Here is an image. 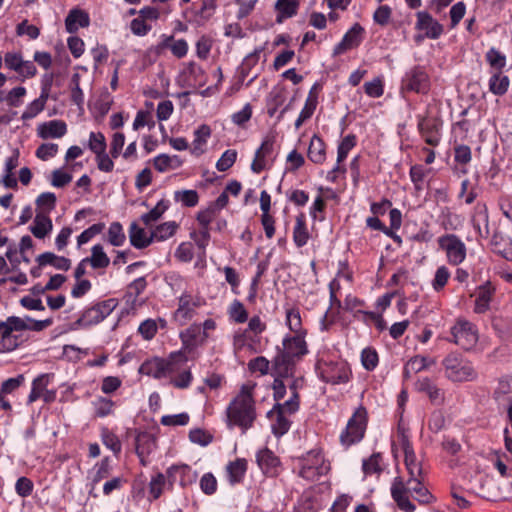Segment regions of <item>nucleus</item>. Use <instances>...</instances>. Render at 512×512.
<instances>
[{"mask_svg":"<svg viewBox=\"0 0 512 512\" xmlns=\"http://www.w3.org/2000/svg\"><path fill=\"white\" fill-rule=\"evenodd\" d=\"M170 487L179 480L181 486H185L196 479V473L188 465H173L166 471Z\"/></svg>","mask_w":512,"mask_h":512,"instance_id":"24","label":"nucleus"},{"mask_svg":"<svg viewBox=\"0 0 512 512\" xmlns=\"http://www.w3.org/2000/svg\"><path fill=\"white\" fill-rule=\"evenodd\" d=\"M52 324V319L34 320L29 316L18 317L10 316L5 321L0 322V333L5 334L7 338L10 332H21L25 330L42 331Z\"/></svg>","mask_w":512,"mask_h":512,"instance_id":"8","label":"nucleus"},{"mask_svg":"<svg viewBox=\"0 0 512 512\" xmlns=\"http://www.w3.org/2000/svg\"><path fill=\"white\" fill-rule=\"evenodd\" d=\"M418 130L430 146H437L440 143V124L434 119L418 116Z\"/></svg>","mask_w":512,"mask_h":512,"instance_id":"15","label":"nucleus"},{"mask_svg":"<svg viewBox=\"0 0 512 512\" xmlns=\"http://www.w3.org/2000/svg\"><path fill=\"white\" fill-rule=\"evenodd\" d=\"M201 305L202 300L199 297H194L191 294L183 293L179 297L178 308L174 312V320L179 325H185L195 316L196 309Z\"/></svg>","mask_w":512,"mask_h":512,"instance_id":"13","label":"nucleus"},{"mask_svg":"<svg viewBox=\"0 0 512 512\" xmlns=\"http://www.w3.org/2000/svg\"><path fill=\"white\" fill-rule=\"evenodd\" d=\"M405 456V465L407 471L410 475V478L420 477L422 474V467L420 463L416 460V455L414 450L408 451L404 453Z\"/></svg>","mask_w":512,"mask_h":512,"instance_id":"62","label":"nucleus"},{"mask_svg":"<svg viewBox=\"0 0 512 512\" xmlns=\"http://www.w3.org/2000/svg\"><path fill=\"white\" fill-rule=\"evenodd\" d=\"M126 240L123 227L119 222H113L108 229V241L113 246H122Z\"/></svg>","mask_w":512,"mask_h":512,"instance_id":"55","label":"nucleus"},{"mask_svg":"<svg viewBox=\"0 0 512 512\" xmlns=\"http://www.w3.org/2000/svg\"><path fill=\"white\" fill-rule=\"evenodd\" d=\"M90 24V18L88 13L81 9H71L65 19V27L67 32L75 33L79 28L88 27Z\"/></svg>","mask_w":512,"mask_h":512,"instance_id":"25","label":"nucleus"},{"mask_svg":"<svg viewBox=\"0 0 512 512\" xmlns=\"http://www.w3.org/2000/svg\"><path fill=\"white\" fill-rule=\"evenodd\" d=\"M267 417L271 420V430L276 437H281L289 431L291 421L280 411V407H273L267 413Z\"/></svg>","mask_w":512,"mask_h":512,"instance_id":"23","label":"nucleus"},{"mask_svg":"<svg viewBox=\"0 0 512 512\" xmlns=\"http://www.w3.org/2000/svg\"><path fill=\"white\" fill-rule=\"evenodd\" d=\"M416 28L424 31L430 39H437L443 33V26L435 20L428 12L420 11L416 14Z\"/></svg>","mask_w":512,"mask_h":512,"instance_id":"19","label":"nucleus"},{"mask_svg":"<svg viewBox=\"0 0 512 512\" xmlns=\"http://www.w3.org/2000/svg\"><path fill=\"white\" fill-rule=\"evenodd\" d=\"M308 158L315 164H321L326 159V147L324 141L318 136L313 135L309 147Z\"/></svg>","mask_w":512,"mask_h":512,"instance_id":"38","label":"nucleus"},{"mask_svg":"<svg viewBox=\"0 0 512 512\" xmlns=\"http://www.w3.org/2000/svg\"><path fill=\"white\" fill-rule=\"evenodd\" d=\"M192 379V373L186 365L176 376L170 380V383L178 389H186L190 386Z\"/></svg>","mask_w":512,"mask_h":512,"instance_id":"60","label":"nucleus"},{"mask_svg":"<svg viewBox=\"0 0 512 512\" xmlns=\"http://www.w3.org/2000/svg\"><path fill=\"white\" fill-rule=\"evenodd\" d=\"M472 226L481 238L489 236V217L485 203L478 202L471 218Z\"/></svg>","mask_w":512,"mask_h":512,"instance_id":"22","label":"nucleus"},{"mask_svg":"<svg viewBox=\"0 0 512 512\" xmlns=\"http://www.w3.org/2000/svg\"><path fill=\"white\" fill-rule=\"evenodd\" d=\"M231 320L236 323H244L248 320V312L239 300H234L228 310Z\"/></svg>","mask_w":512,"mask_h":512,"instance_id":"58","label":"nucleus"},{"mask_svg":"<svg viewBox=\"0 0 512 512\" xmlns=\"http://www.w3.org/2000/svg\"><path fill=\"white\" fill-rule=\"evenodd\" d=\"M156 448V437L147 431L138 432L135 437L136 454L142 465H147V457Z\"/></svg>","mask_w":512,"mask_h":512,"instance_id":"16","label":"nucleus"},{"mask_svg":"<svg viewBox=\"0 0 512 512\" xmlns=\"http://www.w3.org/2000/svg\"><path fill=\"white\" fill-rule=\"evenodd\" d=\"M84 262H88L93 269L100 270L109 266L110 258L105 253L103 246L96 244L91 248V255L84 258Z\"/></svg>","mask_w":512,"mask_h":512,"instance_id":"36","label":"nucleus"},{"mask_svg":"<svg viewBox=\"0 0 512 512\" xmlns=\"http://www.w3.org/2000/svg\"><path fill=\"white\" fill-rule=\"evenodd\" d=\"M316 370L324 382L333 385L347 383L351 375L348 364L341 359L333 360L322 357L317 361Z\"/></svg>","mask_w":512,"mask_h":512,"instance_id":"4","label":"nucleus"},{"mask_svg":"<svg viewBox=\"0 0 512 512\" xmlns=\"http://www.w3.org/2000/svg\"><path fill=\"white\" fill-rule=\"evenodd\" d=\"M175 200L186 207H194L199 202V196L196 190H181L175 192Z\"/></svg>","mask_w":512,"mask_h":512,"instance_id":"61","label":"nucleus"},{"mask_svg":"<svg viewBox=\"0 0 512 512\" xmlns=\"http://www.w3.org/2000/svg\"><path fill=\"white\" fill-rule=\"evenodd\" d=\"M168 208L169 202L162 199L148 213L143 214L141 220L146 226H149L151 223L160 219Z\"/></svg>","mask_w":512,"mask_h":512,"instance_id":"51","label":"nucleus"},{"mask_svg":"<svg viewBox=\"0 0 512 512\" xmlns=\"http://www.w3.org/2000/svg\"><path fill=\"white\" fill-rule=\"evenodd\" d=\"M310 238L306 225V217L304 213H300L295 220L293 229V241L297 247H303L308 243Z\"/></svg>","mask_w":512,"mask_h":512,"instance_id":"37","label":"nucleus"},{"mask_svg":"<svg viewBox=\"0 0 512 512\" xmlns=\"http://www.w3.org/2000/svg\"><path fill=\"white\" fill-rule=\"evenodd\" d=\"M402 89L406 91L426 94L430 89V79L421 66H415L406 72L402 80Z\"/></svg>","mask_w":512,"mask_h":512,"instance_id":"12","label":"nucleus"},{"mask_svg":"<svg viewBox=\"0 0 512 512\" xmlns=\"http://www.w3.org/2000/svg\"><path fill=\"white\" fill-rule=\"evenodd\" d=\"M106 139L101 132H90L88 140V148L95 154H100L106 151Z\"/></svg>","mask_w":512,"mask_h":512,"instance_id":"57","label":"nucleus"},{"mask_svg":"<svg viewBox=\"0 0 512 512\" xmlns=\"http://www.w3.org/2000/svg\"><path fill=\"white\" fill-rule=\"evenodd\" d=\"M364 29L358 23L354 24L343 36L342 40L334 47L333 54L341 55L348 50L354 49L362 42Z\"/></svg>","mask_w":512,"mask_h":512,"instance_id":"14","label":"nucleus"},{"mask_svg":"<svg viewBox=\"0 0 512 512\" xmlns=\"http://www.w3.org/2000/svg\"><path fill=\"white\" fill-rule=\"evenodd\" d=\"M362 468L366 475L380 474L382 471L381 454H372L368 459L363 461Z\"/></svg>","mask_w":512,"mask_h":512,"instance_id":"56","label":"nucleus"},{"mask_svg":"<svg viewBox=\"0 0 512 512\" xmlns=\"http://www.w3.org/2000/svg\"><path fill=\"white\" fill-rule=\"evenodd\" d=\"M451 337L447 340L464 350H471L478 342L476 326L464 318H458L450 329Z\"/></svg>","mask_w":512,"mask_h":512,"instance_id":"6","label":"nucleus"},{"mask_svg":"<svg viewBox=\"0 0 512 512\" xmlns=\"http://www.w3.org/2000/svg\"><path fill=\"white\" fill-rule=\"evenodd\" d=\"M253 386L244 384L225 410V423L229 429L239 427L243 432L252 427L256 419Z\"/></svg>","mask_w":512,"mask_h":512,"instance_id":"1","label":"nucleus"},{"mask_svg":"<svg viewBox=\"0 0 512 512\" xmlns=\"http://www.w3.org/2000/svg\"><path fill=\"white\" fill-rule=\"evenodd\" d=\"M56 195L52 192L41 193L36 199L37 211L36 213H49L56 207Z\"/></svg>","mask_w":512,"mask_h":512,"instance_id":"46","label":"nucleus"},{"mask_svg":"<svg viewBox=\"0 0 512 512\" xmlns=\"http://www.w3.org/2000/svg\"><path fill=\"white\" fill-rule=\"evenodd\" d=\"M41 139H59L67 133V124L63 120H50L40 123L36 129Z\"/></svg>","mask_w":512,"mask_h":512,"instance_id":"18","label":"nucleus"},{"mask_svg":"<svg viewBox=\"0 0 512 512\" xmlns=\"http://www.w3.org/2000/svg\"><path fill=\"white\" fill-rule=\"evenodd\" d=\"M37 262L40 266L51 265L54 268L62 271H67L71 267L70 259L64 256H58L52 252H45L37 257Z\"/></svg>","mask_w":512,"mask_h":512,"instance_id":"35","label":"nucleus"},{"mask_svg":"<svg viewBox=\"0 0 512 512\" xmlns=\"http://www.w3.org/2000/svg\"><path fill=\"white\" fill-rule=\"evenodd\" d=\"M95 415L103 418L113 412L114 402L106 397H98L92 402Z\"/></svg>","mask_w":512,"mask_h":512,"instance_id":"54","label":"nucleus"},{"mask_svg":"<svg viewBox=\"0 0 512 512\" xmlns=\"http://www.w3.org/2000/svg\"><path fill=\"white\" fill-rule=\"evenodd\" d=\"M485 60L492 71H502L507 63L506 55L498 49L491 47L485 54Z\"/></svg>","mask_w":512,"mask_h":512,"instance_id":"45","label":"nucleus"},{"mask_svg":"<svg viewBox=\"0 0 512 512\" xmlns=\"http://www.w3.org/2000/svg\"><path fill=\"white\" fill-rule=\"evenodd\" d=\"M408 491L414 495V498L421 503H428L431 495L420 480V477L408 479Z\"/></svg>","mask_w":512,"mask_h":512,"instance_id":"44","label":"nucleus"},{"mask_svg":"<svg viewBox=\"0 0 512 512\" xmlns=\"http://www.w3.org/2000/svg\"><path fill=\"white\" fill-rule=\"evenodd\" d=\"M408 492V484L405 485L401 477H396L391 486V496L401 510L413 512L415 505L407 497Z\"/></svg>","mask_w":512,"mask_h":512,"instance_id":"20","label":"nucleus"},{"mask_svg":"<svg viewBox=\"0 0 512 512\" xmlns=\"http://www.w3.org/2000/svg\"><path fill=\"white\" fill-rule=\"evenodd\" d=\"M4 66L6 69L15 72L20 81L32 78L37 73L34 63L29 60H24L19 52L5 53Z\"/></svg>","mask_w":512,"mask_h":512,"instance_id":"11","label":"nucleus"},{"mask_svg":"<svg viewBox=\"0 0 512 512\" xmlns=\"http://www.w3.org/2000/svg\"><path fill=\"white\" fill-rule=\"evenodd\" d=\"M285 322L287 327L294 334H307V330L302 326L300 310L296 307L285 309Z\"/></svg>","mask_w":512,"mask_h":512,"instance_id":"41","label":"nucleus"},{"mask_svg":"<svg viewBox=\"0 0 512 512\" xmlns=\"http://www.w3.org/2000/svg\"><path fill=\"white\" fill-rule=\"evenodd\" d=\"M215 0H202L201 8L196 14V22L198 25L205 24L215 13Z\"/></svg>","mask_w":512,"mask_h":512,"instance_id":"53","label":"nucleus"},{"mask_svg":"<svg viewBox=\"0 0 512 512\" xmlns=\"http://www.w3.org/2000/svg\"><path fill=\"white\" fill-rule=\"evenodd\" d=\"M442 365L445 376L453 382L473 381L478 375L472 363L456 353L448 354Z\"/></svg>","mask_w":512,"mask_h":512,"instance_id":"3","label":"nucleus"},{"mask_svg":"<svg viewBox=\"0 0 512 512\" xmlns=\"http://www.w3.org/2000/svg\"><path fill=\"white\" fill-rule=\"evenodd\" d=\"M492 293L493 288L489 284H486L479 288L474 307V311L476 313L481 314L488 310Z\"/></svg>","mask_w":512,"mask_h":512,"instance_id":"43","label":"nucleus"},{"mask_svg":"<svg viewBox=\"0 0 512 512\" xmlns=\"http://www.w3.org/2000/svg\"><path fill=\"white\" fill-rule=\"evenodd\" d=\"M169 485V479L167 478V474L156 473L153 475L149 482V495L153 500L158 499L163 491Z\"/></svg>","mask_w":512,"mask_h":512,"instance_id":"42","label":"nucleus"},{"mask_svg":"<svg viewBox=\"0 0 512 512\" xmlns=\"http://www.w3.org/2000/svg\"><path fill=\"white\" fill-rule=\"evenodd\" d=\"M164 359L163 358H152L143 362L139 368L141 374L151 376L155 379L164 378Z\"/></svg>","mask_w":512,"mask_h":512,"instance_id":"40","label":"nucleus"},{"mask_svg":"<svg viewBox=\"0 0 512 512\" xmlns=\"http://www.w3.org/2000/svg\"><path fill=\"white\" fill-rule=\"evenodd\" d=\"M439 247L446 252L447 261L451 265H459L466 258V246L455 234H446L438 239Z\"/></svg>","mask_w":512,"mask_h":512,"instance_id":"10","label":"nucleus"},{"mask_svg":"<svg viewBox=\"0 0 512 512\" xmlns=\"http://www.w3.org/2000/svg\"><path fill=\"white\" fill-rule=\"evenodd\" d=\"M211 135V129L207 125H201L194 131V140L190 152L194 156H200L205 152L207 141Z\"/></svg>","mask_w":512,"mask_h":512,"instance_id":"33","label":"nucleus"},{"mask_svg":"<svg viewBox=\"0 0 512 512\" xmlns=\"http://www.w3.org/2000/svg\"><path fill=\"white\" fill-rule=\"evenodd\" d=\"M440 220L442 227L447 231L457 230L462 225L461 216L451 212L447 207L442 209Z\"/></svg>","mask_w":512,"mask_h":512,"instance_id":"48","label":"nucleus"},{"mask_svg":"<svg viewBox=\"0 0 512 512\" xmlns=\"http://www.w3.org/2000/svg\"><path fill=\"white\" fill-rule=\"evenodd\" d=\"M494 467L497 469L499 474L502 477H510L512 473V467H510L507 463L511 462L508 456L505 453H496L494 459L492 460Z\"/></svg>","mask_w":512,"mask_h":512,"instance_id":"64","label":"nucleus"},{"mask_svg":"<svg viewBox=\"0 0 512 512\" xmlns=\"http://www.w3.org/2000/svg\"><path fill=\"white\" fill-rule=\"evenodd\" d=\"M451 278V273L449 269L445 266H439L435 271L434 277L431 281V286L435 292H440L444 289L449 279Z\"/></svg>","mask_w":512,"mask_h":512,"instance_id":"52","label":"nucleus"},{"mask_svg":"<svg viewBox=\"0 0 512 512\" xmlns=\"http://www.w3.org/2000/svg\"><path fill=\"white\" fill-rule=\"evenodd\" d=\"M357 138L354 134L346 135L337 148V162L341 164L348 156L349 152L356 146Z\"/></svg>","mask_w":512,"mask_h":512,"instance_id":"50","label":"nucleus"},{"mask_svg":"<svg viewBox=\"0 0 512 512\" xmlns=\"http://www.w3.org/2000/svg\"><path fill=\"white\" fill-rule=\"evenodd\" d=\"M257 463L265 474H271L279 466L278 457L268 448L260 450L256 455Z\"/></svg>","mask_w":512,"mask_h":512,"instance_id":"31","label":"nucleus"},{"mask_svg":"<svg viewBox=\"0 0 512 512\" xmlns=\"http://www.w3.org/2000/svg\"><path fill=\"white\" fill-rule=\"evenodd\" d=\"M300 0H277L275 10L277 11L276 22L282 23L284 20L297 14Z\"/></svg>","mask_w":512,"mask_h":512,"instance_id":"30","label":"nucleus"},{"mask_svg":"<svg viewBox=\"0 0 512 512\" xmlns=\"http://www.w3.org/2000/svg\"><path fill=\"white\" fill-rule=\"evenodd\" d=\"M53 229L52 220L46 213H36L33 225L30 227L31 233L38 239L45 238Z\"/></svg>","mask_w":512,"mask_h":512,"instance_id":"27","label":"nucleus"},{"mask_svg":"<svg viewBox=\"0 0 512 512\" xmlns=\"http://www.w3.org/2000/svg\"><path fill=\"white\" fill-rule=\"evenodd\" d=\"M307 334L286 335L282 340L283 351L275 358L276 366L281 370L283 365L285 372L295 359H301L308 354V346L305 340Z\"/></svg>","mask_w":512,"mask_h":512,"instance_id":"2","label":"nucleus"},{"mask_svg":"<svg viewBox=\"0 0 512 512\" xmlns=\"http://www.w3.org/2000/svg\"><path fill=\"white\" fill-rule=\"evenodd\" d=\"M367 423V411L364 407H359L353 416L349 419L346 429L340 434L341 444L349 447L364 437Z\"/></svg>","mask_w":512,"mask_h":512,"instance_id":"7","label":"nucleus"},{"mask_svg":"<svg viewBox=\"0 0 512 512\" xmlns=\"http://www.w3.org/2000/svg\"><path fill=\"white\" fill-rule=\"evenodd\" d=\"M0 336V352L2 353L15 350L22 341L21 336L17 332H10L7 336L9 339L5 338L4 333H0Z\"/></svg>","mask_w":512,"mask_h":512,"instance_id":"59","label":"nucleus"},{"mask_svg":"<svg viewBox=\"0 0 512 512\" xmlns=\"http://www.w3.org/2000/svg\"><path fill=\"white\" fill-rule=\"evenodd\" d=\"M274 142V136L267 135L264 137L260 147L256 150L254 159L251 163V170L254 173L259 174L266 168V157L272 153Z\"/></svg>","mask_w":512,"mask_h":512,"instance_id":"17","label":"nucleus"},{"mask_svg":"<svg viewBox=\"0 0 512 512\" xmlns=\"http://www.w3.org/2000/svg\"><path fill=\"white\" fill-rule=\"evenodd\" d=\"M208 336L207 333L202 331L201 325L198 323L190 325L186 330L180 333V339L184 347L188 349L203 345Z\"/></svg>","mask_w":512,"mask_h":512,"instance_id":"21","label":"nucleus"},{"mask_svg":"<svg viewBox=\"0 0 512 512\" xmlns=\"http://www.w3.org/2000/svg\"><path fill=\"white\" fill-rule=\"evenodd\" d=\"M118 301L115 298L106 299L87 308L78 319V323L84 327H90L102 322L117 307Z\"/></svg>","mask_w":512,"mask_h":512,"instance_id":"9","label":"nucleus"},{"mask_svg":"<svg viewBox=\"0 0 512 512\" xmlns=\"http://www.w3.org/2000/svg\"><path fill=\"white\" fill-rule=\"evenodd\" d=\"M105 227L104 223H96L85 229L78 237H77V246L81 247L82 245L88 243L92 238L100 234Z\"/></svg>","mask_w":512,"mask_h":512,"instance_id":"63","label":"nucleus"},{"mask_svg":"<svg viewBox=\"0 0 512 512\" xmlns=\"http://www.w3.org/2000/svg\"><path fill=\"white\" fill-rule=\"evenodd\" d=\"M416 389L419 392L425 393L430 401L434 404H441L444 401V392L437 387L429 378L425 377L419 379L416 384Z\"/></svg>","mask_w":512,"mask_h":512,"instance_id":"26","label":"nucleus"},{"mask_svg":"<svg viewBox=\"0 0 512 512\" xmlns=\"http://www.w3.org/2000/svg\"><path fill=\"white\" fill-rule=\"evenodd\" d=\"M510 80L502 71H491L488 81L489 91L496 96L504 95L509 88Z\"/></svg>","mask_w":512,"mask_h":512,"instance_id":"34","label":"nucleus"},{"mask_svg":"<svg viewBox=\"0 0 512 512\" xmlns=\"http://www.w3.org/2000/svg\"><path fill=\"white\" fill-rule=\"evenodd\" d=\"M247 471V461L243 458H238L235 461L229 462L226 466L227 479L231 485L242 482Z\"/></svg>","mask_w":512,"mask_h":512,"instance_id":"29","label":"nucleus"},{"mask_svg":"<svg viewBox=\"0 0 512 512\" xmlns=\"http://www.w3.org/2000/svg\"><path fill=\"white\" fill-rule=\"evenodd\" d=\"M186 365L187 360L182 354L172 353L168 358L164 359V378L171 380Z\"/></svg>","mask_w":512,"mask_h":512,"instance_id":"32","label":"nucleus"},{"mask_svg":"<svg viewBox=\"0 0 512 512\" xmlns=\"http://www.w3.org/2000/svg\"><path fill=\"white\" fill-rule=\"evenodd\" d=\"M299 475L309 481H317L330 470V464L327 462L320 450L313 449L303 455L300 460Z\"/></svg>","mask_w":512,"mask_h":512,"instance_id":"5","label":"nucleus"},{"mask_svg":"<svg viewBox=\"0 0 512 512\" xmlns=\"http://www.w3.org/2000/svg\"><path fill=\"white\" fill-rule=\"evenodd\" d=\"M53 378V374H41L38 377H36L32 382V387L30 394L28 396V404H31L41 398L42 394L46 389H48V386Z\"/></svg>","mask_w":512,"mask_h":512,"instance_id":"39","label":"nucleus"},{"mask_svg":"<svg viewBox=\"0 0 512 512\" xmlns=\"http://www.w3.org/2000/svg\"><path fill=\"white\" fill-rule=\"evenodd\" d=\"M178 228L175 221H168L158 225L153 231V241H165L172 237Z\"/></svg>","mask_w":512,"mask_h":512,"instance_id":"47","label":"nucleus"},{"mask_svg":"<svg viewBox=\"0 0 512 512\" xmlns=\"http://www.w3.org/2000/svg\"><path fill=\"white\" fill-rule=\"evenodd\" d=\"M130 243L137 249H143L153 242L152 232L148 234L136 223H132L129 229Z\"/></svg>","mask_w":512,"mask_h":512,"instance_id":"28","label":"nucleus"},{"mask_svg":"<svg viewBox=\"0 0 512 512\" xmlns=\"http://www.w3.org/2000/svg\"><path fill=\"white\" fill-rule=\"evenodd\" d=\"M432 364H434V361L427 357L415 356L406 363L404 373L408 377L410 373L420 372Z\"/></svg>","mask_w":512,"mask_h":512,"instance_id":"49","label":"nucleus"}]
</instances>
